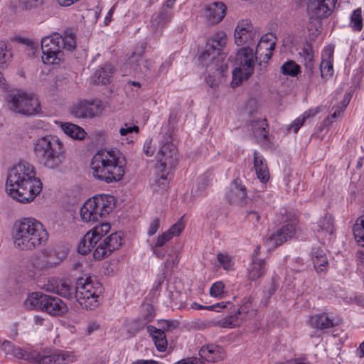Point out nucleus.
<instances>
[{
	"label": "nucleus",
	"mask_w": 364,
	"mask_h": 364,
	"mask_svg": "<svg viewBox=\"0 0 364 364\" xmlns=\"http://www.w3.org/2000/svg\"><path fill=\"white\" fill-rule=\"evenodd\" d=\"M9 109L17 114L24 116L40 114L41 106L38 97L31 93L17 90L6 97Z\"/></svg>",
	"instance_id": "39448f33"
},
{
	"label": "nucleus",
	"mask_w": 364,
	"mask_h": 364,
	"mask_svg": "<svg viewBox=\"0 0 364 364\" xmlns=\"http://www.w3.org/2000/svg\"><path fill=\"white\" fill-rule=\"evenodd\" d=\"M312 260L314 267L318 272L326 271L328 260L324 251L320 247H315L312 250Z\"/></svg>",
	"instance_id": "c756f323"
},
{
	"label": "nucleus",
	"mask_w": 364,
	"mask_h": 364,
	"mask_svg": "<svg viewBox=\"0 0 364 364\" xmlns=\"http://www.w3.org/2000/svg\"><path fill=\"white\" fill-rule=\"evenodd\" d=\"M295 232L296 228L293 224L288 223L284 225L267 239V245L277 247L291 238Z\"/></svg>",
	"instance_id": "2eb2a0df"
},
{
	"label": "nucleus",
	"mask_w": 364,
	"mask_h": 364,
	"mask_svg": "<svg viewBox=\"0 0 364 364\" xmlns=\"http://www.w3.org/2000/svg\"><path fill=\"white\" fill-rule=\"evenodd\" d=\"M333 47L327 46L322 52L319 69L323 79L328 80L333 75Z\"/></svg>",
	"instance_id": "a211bd4d"
},
{
	"label": "nucleus",
	"mask_w": 364,
	"mask_h": 364,
	"mask_svg": "<svg viewBox=\"0 0 364 364\" xmlns=\"http://www.w3.org/2000/svg\"><path fill=\"white\" fill-rule=\"evenodd\" d=\"M110 230V225L107 223H102L100 225L94 227L91 230L87 232L90 235H93L92 237L99 242L102 237H104Z\"/></svg>",
	"instance_id": "c03bdc74"
},
{
	"label": "nucleus",
	"mask_w": 364,
	"mask_h": 364,
	"mask_svg": "<svg viewBox=\"0 0 364 364\" xmlns=\"http://www.w3.org/2000/svg\"><path fill=\"white\" fill-rule=\"evenodd\" d=\"M62 48L66 49L68 50H73L75 49L76 43H75V35L70 31H66L63 36V41L61 43Z\"/></svg>",
	"instance_id": "8fccbe9b"
},
{
	"label": "nucleus",
	"mask_w": 364,
	"mask_h": 364,
	"mask_svg": "<svg viewBox=\"0 0 364 364\" xmlns=\"http://www.w3.org/2000/svg\"><path fill=\"white\" fill-rule=\"evenodd\" d=\"M250 308V302L247 301L242 305L237 311L218 321V324L223 328H233L239 326L242 321L247 316L249 309Z\"/></svg>",
	"instance_id": "dca6fc26"
},
{
	"label": "nucleus",
	"mask_w": 364,
	"mask_h": 364,
	"mask_svg": "<svg viewBox=\"0 0 364 364\" xmlns=\"http://www.w3.org/2000/svg\"><path fill=\"white\" fill-rule=\"evenodd\" d=\"M228 304H231L230 302L225 303L223 301V302L217 303V304L211 305V306H208L205 307V309L208 310H210V311H215L219 312L221 311V309L227 308Z\"/></svg>",
	"instance_id": "e2e57ef3"
},
{
	"label": "nucleus",
	"mask_w": 364,
	"mask_h": 364,
	"mask_svg": "<svg viewBox=\"0 0 364 364\" xmlns=\"http://www.w3.org/2000/svg\"><path fill=\"white\" fill-rule=\"evenodd\" d=\"M227 35L224 31H218L210 38L206 43L204 51L199 55V61L203 65H208L210 61H214L216 58H225L223 52L227 43Z\"/></svg>",
	"instance_id": "1a4fd4ad"
},
{
	"label": "nucleus",
	"mask_w": 364,
	"mask_h": 364,
	"mask_svg": "<svg viewBox=\"0 0 364 364\" xmlns=\"http://www.w3.org/2000/svg\"><path fill=\"white\" fill-rule=\"evenodd\" d=\"M349 26L353 31L359 32L363 29V16L360 8L353 11L350 18Z\"/></svg>",
	"instance_id": "4c0bfd02"
},
{
	"label": "nucleus",
	"mask_w": 364,
	"mask_h": 364,
	"mask_svg": "<svg viewBox=\"0 0 364 364\" xmlns=\"http://www.w3.org/2000/svg\"><path fill=\"white\" fill-rule=\"evenodd\" d=\"M122 238L121 234L119 232H114L105 237L103 241L106 242L108 247V250L112 253L121 247L122 244Z\"/></svg>",
	"instance_id": "37998d69"
},
{
	"label": "nucleus",
	"mask_w": 364,
	"mask_h": 364,
	"mask_svg": "<svg viewBox=\"0 0 364 364\" xmlns=\"http://www.w3.org/2000/svg\"><path fill=\"white\" fill-rule=\"evenodd\" d=\"M269 43V46L265 48L266 50H274L276 44V36L272 33H267L261 37L259 44L257 45L256 54H259V50L262 49L263 43Z\"/></svg>",
	"instance_id": "49530a36"
},
{
	"label": "nucleus",
	"mask_w": 364,
	"mask_h": 364,
	"mask_svg": "<svg viewBox=\"0 0 364 364\" xmlns=\"http://www.w3.org/2000/svg\"><path fill=\"white\" fill-rule=\"evenodd\" d=\"M184 229V224L182 222V218L179 220L176 223L173 225L166 232L170 233V237L172 238L173 236H178Z\"/></svg>",
	"instance_id": "5fc2aeb1"
},
{
	"label": "nucleus",
	"mask_w": 364,
	"mask_h": 364,
	"mask_svg": "<svg viewBox=\"0 0 364 364\" xmlns=\"http://www.w3.org/2000/svg\"><path fill=\"white\" fill-rule=\"evenodd\" d=\"M225 58H216L214 61H210L206 67H212L215 71H218L220 74H223L228 70V65L224 63Z\"/></svg>",
	"instance_id": "3c124183"
},
{
	"label": "nucleus",
	"mask_w": 364,
	"mask_h": 364,
	"mask_svg": "<svg viewBox=\"0 0 364 364\" xmlns=\"http://www.w3.org/2000/svg\"><path fill=\"white\" fill-rule=\"evenodd\" d=\"M63 36L59 33H54L46 36L41 40L42 61L45 64H58L63 56L62 45Z\"/></svg>",
	"instance_id": "9d476101"
},
{
	"label": "nucleus",
	"mask_w": 364,
	"mask_h": 364,
	"mask_svg": "<svg viewBox=\"0 0 364 364\" xmlns=\"http://www.w3.org/2000/svg\"><path fill=\"white\" fill-rule=\"evenodd\" d=\"M309 322L311 326L319 330L329 328L336 325L334 319L330 318L326 313L311 316Z\"/></svg>",
	"instance_id": "a878e982"
},
{
	"label": "nucleus",
	"mask_w": 364,
	"mask_h": 364,
	"mask_svg": "<svg viewBox=\"0 0 364 364\" xmlns=\"http://www.w3.org/2000/svg\"><path fill=\"white\" fill-rule=\"evenodd\" d=\"M139 127L136 125H131L128 123H125L123 127L119 129V134L122 136H127L132 133L137 134L139 132Z\"/></svg>",
	"instance_id": "6e6d98bb"
},
{
	"label": "nucleus",
	"mask_w": 364,
	"mask_h": 364,
	"mask_svg": "<svg viewBox=\"0 0 364 364\" xmlns=\"http://www.w3.org/2000/svg\"><path fill=\"white\" fill-rule=\"evenodd\" d=\"M33 353H39V351H23L20 347L14 346L10 355L18 359H25L31 363L37 364V360L35 358L33 359V357L31 356V354Z\"/></svg>",
	"instance_id": "a19ab883"
},
{
	"label": "nucleus",
	"mask_w": 364,
	"mask_h": 364,
	"mask_svg": "<svg viewBox=\"0 0 364 364\" xmlns=\"http://www.w3.org/2000/svg\"><path fill=\"white\" fill-rule=\"evenodd\" d=\"M154 67V63L150 60H145L143 61L141 70H139V73L147 74L149 73Z\"/></svg>",
	"instance_id": "338daca9"
},
{
	"label": "nucleus",
	"mask_w": 364,
	"mask_h": 364,
	"mask_svg": "<svg viewBox=\"0 0 364 364\" xmlns=\"http://www.w3.org/2000/svg\"><path fill=\"white\" fill-rule=\"evenodd\" d=\"M111 196L100 195L88 199L80 208V218L85 223H95L112 210Z\"/></svg>",
	"instance_id": "0eeeda50"
},
{
	"label": "nucleus",
	"mask_w": 364,
	"mask_h": 364,
	"mask_svg": "<svg viewBox=\"0 0 364 364\" xmlns=\"http://www.w3.org/2000/svg\"><path fill=\"white\" fill-rule=\"evenodd\" d=\"M247 196L246 188L244 186L234 181L230 186L227 198L231 203L242 204Z\"/></svg>",
	"instance_id": "5701e85b"
},
{
	"label": "nucleus",
	"mask_w": 364,
	"mask_h": 364,
	"mask_svg": "<svg viewBox=\"0 0 364 364\" xmlns=\"http://www.w3.org/2000/svg\"><path fill=\"white\" fill-rule=\"evenodd\" d=\"M284 75L296 76L300 71V67L292 60L284 63L281 67Z\"/></svg>",
	"instance_id": "09e8293b"
},
{
	"label": "nucleus",
	"mask_w": 364,
	"mask_h": 364,
	"mask_svg": "<svg viewBox=\"0 0 364 364\" xmlns=\"http://www.w3.org/2000/svg\"><path fill=\"white\" fill-rule=\"evenodd\" d=\"M96 248L93 252V257L97 260H102L104 258L109 256L111 252L108 250V247L104 241L99 242Z\"/></svg>",
	"instance_id": "de8ad7c7"
},
{
	"label": "nucleus",
	"mask_w": 364,
	"mask_h": 364,
	"mask_svg": "<svg viewBox=\"0 0 364 364\" xmlns=\"http://www.w3.org/2000/svg\"><path fill=\"white\" fill-rule=\"evenodd\" d=\"M48 290L69 299H72L73 296V287L70 283L67 280L60 281L55 287H53L52 289H48Z\"/></svg>",
	"instance_id": "473e14b6"
},
{
	"label": "nucleus",
	"mask_w": 364,
	"mask_h": 364,
	"mask_svg": "<svg viewBox=\"0 0 364 364\" xmlns=\"http://www.w3.org/2000/svg\"><path fill=\"white\" fill-rule=\"evenodd\" d=\"M24 41L27 45V55L36 57V53L38 52L37 46L29 40H25Z\"/></svg>",
	"instance_id": "052dcab7"
},
{
	"label": "nucleus",
	"mask_w": 364,
	"mask_h": 364,
	"mask_svg": "<svg viewBox=\"0 0 364 364\" xmlns=\"http://www.w3.org/2000/svg\"><path fill=\"white\" fill-rule=\"evenodd\" d=\"M327 5L319 2L316 0H310L308 4V11L309 14L316 18H325L328 17L333 12V9L328 7L326 9Z\"/></svg>",
	"instance_id": "b1692460"
},
{
	"label": "nucleus",
	"mask_w": 364,
	"mask_h": 364,
	"mask_svg": "<svg viewBox=\"0 0 364 364\" xmlns=\"http://www.w3.org/2000/svg\"><path fill=\"white\" fill-rule=\"evenodd\" d=\"M147 329L153 338L157 350L160 352L165 351L167 347V340L164 331L152 326H149Z\"/></svg>",
	"instance_id": "c85d7f7f"
},
{
	"label": "nucleus",
	"mask_w": 364,
	"mask_h": 364,
	"mask_svg": "<svg viewBox=\"0 0 364 364\" xmlns=\"http://www.w3.org/2000/svg\"><path fill=\"white\" fill-rule=\"evenodd\" d=\"M92 236L93 235H90L88 232L85 235L78 245L77 250L79 253L85 255L98 244V242H96L93 239Z\"/></svg>",
	"instance_id": "72a5a7b5"
},
{
	"label": "nucleus",
	"mask_w": 364,
	"mask_h": 364,
	"mask_svg": "<svg viewBox=\"0 0 364 364\" xmlns=\"http://www.w3.org/2000/svg\"><path fill=\"white\" fill-rule=\"evenodd\" d=\"M266 272V263L264 259L258 257H252V262L248 269V277L255 281L264 275Z\"/></svg>",
	"instance_id": "393cba45"
},
{
	"label": "nucleus",
	"mask_w": 364,
	"mask_h": 364,
	"mask_svg": "<svg viewBox=\"0 0 364 364\" xmlns=\"http://www.w3.org/2000/svg\"><path fill=\"white\" fill-rule=\"evenodd\" d=\"M200 357L208 362H217L224 358L225 353L223 348L215 344L203 346L199 351Z\"/></svg>",
	"instance_id": "aec40b11"
},
{
	"label": "nucleus",
	"mask_w": 364,
	"mask_h": 364,
	"mask_svg": "<svg viewBox=\"0 0 364 364\" xmlns=\"http://www.w3.org/2000/svg\"><path fill=\"white\" fill-rule=\"evenodd\" d=\"M127 160L117 149L100 150L93 156L90 167L93 176L107 183L119 181L125 173Z\"/></svg>",
	"instance_id": "7ed1b4c3"
},
{
	"label": "nucleus",
	"mask_w": 364,
	"mask_h": 364,
	"mask_svg": "<svg viewBox=\"0 0 364 364\" xmlns=\"http://www.w3.org/2000/svg\"><path fill=\"white\" fill-rule=\"evenodd\" d=\"M42 182L36 177L35 167L28 162H21L9 171L6 190L16 201L28 203L42 191Z\"/></svg>",
	"instance_id": "f257e3e1"
},
{
	"label": "nucleus",
	"mask_w": 364,
	"mask_h": 364,
	"mask_svg": "<svg viewBox=\"0 0 364 364\" xmlns=\"http://www.w3.org/2000/svg\"><path fill=\"white\" fill-rule=\"evenodd\" d=\"M305 68L311 73L314 70V54L310 45L305 46L299 53Z\"/></svg>",
	"instance_id": "e433bc0d"
},
{
	"label": "nucleus",
	"mask_w": 364,
	"mask_h": 364,
	"mask_svg": "<svg viewBox=\"0 0 364 364\" xmlns=\"http://www.w3.org/2000/svg\"><path fill=\"white\" fill-rule=\"evenodd\" d=\"M268 124L265 119L257 120L252 124L253 132L255 136L261 137L264 139L267 138L268 134Z\"/></svg>",
	"instance_id": "79ce46f5"
},
{
	"label": "nucleus",
	"mask_w": 364,
	"mask_h": 364,
	"mask_svg": "<svg viewBox=\"0 0 364 364\" xmlns=\"http://www.w3.org/2000/svg\"><path fill=\"white\" fill-rule=\"evenodd\" d=\"M235 42L237 46L252 44L258 35L253 29L250 21L245 19L238 22L235 29Z\"/></svg>",
	"instance_id": "4468645a"
},
{
	"label": "nucleus",
	"mask_w": 364,
	"mask_h": 364,
	"mask_svg": "<svg viewBox=\"0 0 364 364\" xmlns=\"http://www.w3.org/2000/svg\"><path fill=\"white\" fill-rule=\"evenodd\" d=\"M316 231L328 234H332L333 232V220L330 215H325L321 218L317 225Z\"/></svg>",
	"instance_id": "ea45409f"
},
{
	"label": "nucleus",
	"mask_w": 364,
	"mask_h": 364,
	"mask_svg": "<svg viewBox=\"0 0 364 364\" xmlns=\"http://www.w3.org/2000/svg\"><path fill=\"white\" fill-rule=\"evenodd\" d=\"M173 15L172 11L168 10L165 7H161L159 11L152 16L151 25L155 29L163 28L171 21Z\"/></svg>",
	"instance_id": "412c9836"
},
{
	"label": "nucleus",
	"mask_w": 364,
	"mask_h": 364,
	"mask_svg": "<svg viewBox=\"0 0 364 364\" xmlns=\"http://www.w3.org/2000/svg\"><path fill=\"white\" fill-rule=\"evenodd\" d=\"M46 321L43 317H42L39 315H36L33 316V318L32 319V322H33L32 326H33V327H34L37 329L39 327L44 326Z\"/></svg>",
	"instance_id": "69168bd1"
},
{
	"label": "nucleus",
	"mask_w": 364,
	"mask_h": 364,
	"mask_svg": "<svg viewBox=\"0 0 364 364\" xmlns=\"http://www.w3.org/2000/svg\"><path fill=\"white\" fill-rule=\"evenodd\" d=\"M254 168L257 178L261 182L265 183L269 178L267 165L263 156L257 151H254Z\"/></svg>",
	"instance_id": "4be33fe9"
},
{
	"label": "nucleus",
	"mask_w": 364,
	"mask_h": 364,
	"mask_svg": "<svg viewBox=\"0 0 364 364\" xmlns=\"http://www.w3.org/2000/svg\"><path fill=\"white\" fill-rule=\"evenodd\" d=\"M353 231L356 242L364 247V214L356 220Z\"/></svg>",
	"instance_id": "c9c22d12"
},
{
	"label": "nucleus",
	"mask_w": 364,
	"mask_h": 364,
	"mask_svg": "<svg viewBox=\"0 0 364 364\" xmlns=\"http://www.w3.org/2000/svg\"><path fill=\"white\" fill-rule=\"evenodd\" d=\"M159 326L161 327L160 329L163 330L164 332L166 331H170L173 329H176L178 328L179 323L177 321L172 320H161L159 322Z\"/></svg>",
	"instance_id": "864d4df0"
},
{
	"label": "nucleus",
	"mask_w": 364,
	"mask_h": 364,
	"mask_svg": "<svg viewBox=\"0 0 364 364\" xmlns=\"http://www.w3.org/2000/svg\"><path fill=\"white\" fill-rule=\"evenodd\" d=\"M33 153L37 161L48 169H59L65 159L64 144L53 135L37 139L33 143Z\"/></svg>",
	"instance_id": "20e7f679"
},
{
	"label": "nucleus",
	"mask_w": 364,
	"mask_h": 364,
	"mask_svg": "<svg viewBox=\"0 0 364 364\" xmlns=\"http://www.w3.org/2000/svg\"><path fill=\"white\" fill-rule=\"evenodd\" d=\"M104 110L102 103L99 100H82L70 108V114L78 119H93L102 114Z\"/></svg>",
	"instance_id": "ddd939ff"
},
{
	"label": "nucleus",
	"mask_w": 364,
	"mask_h": 364,
	"mask_svg": "<svg viewBox=\"0 0 364 364\" xmlns=\"http://www.w3.org/2000/svg\"><path fill=\"white\" fill-rule=\"evenodd\" d=\"M101 292V284L93 282L90 277H80L76 281L75 298L83 309H92L97 306Z\"/></svg>",
	"instance_id": "423d86ee"
},
{
	"label": "nucleus",
	"mask_w": 364,
	"mask_h": 364,
	"mask_svg": "<svg viewBox=\"0 0 364 364\" xmlns=\"http://www.w3.org/2000/svg\"><path fill=\"white\" fill-rule=\"evenodd\" d=\"M42 250V254L45 255L50 268H53L60 264V262L65 258L66 253L64 252H59L55 248L48 247Z\"/></svg>",
	"instance_id": "bb28decb"
},
{
	"label": "nucleus",
	"mask_w": 364,
	"mask_h": 364,
	"mask_svg": "<svg viewBox=\"0 0 364 364\" xmlns=\"http://www.w3.org/2000/svg\"><path fill=\"white\" fill-rule=\"evenodd\" d=\"M31 356L37 360V364H70L77 360L75 352L60 349L54 351L43 349L39 353H33Z\"/></svg>",
	"instance_id": "9b49d317"
},
{
	"label": "nucleus",
	"mask_w": 364,
	"mask_h": 364,
	"mask_svg": "<svg viewBox=\"0 0 364 364\" xmlns=\"http://www.w3.org/2000/svg\"><path fill=\"white\" fill-rule=\"evenodd\" d=\"M224 287L222 282H215L210 289V296L215 298H222L224 293Z\"/></svg>",
	"instance_id": "603ef678"
},
{
	"label": "nucleus",
	"mask_w": 364,
	"mask_h": 364,
	"mask_svg": "<svg viewBox=\"0 0 364 364\" xmlns=\"http://www.w3.org/2000/svg\"><path fill=\"white\" fill-rule=\"evenodd\" d=\"M227 7L223 2L215 1L205 8V16L209 24L220 23L225 16Z\"/></svg>",
	"instance_id": "6ab92c4d"
},
{
	"label": "nucleus",
	"mask_w": 364,
	"mask_h": 364,
	"mask_svg": "<svg viewBox=\"0 0 364 364\" xmlns=\"http://www.w3.org/2000/svg\"><path fill=\"white\" fill-rule=\"evenodd\" d=\"M157 161L159 163V168L161 172V178L166 180L168 170L176 166L178 161V151L176 146L171 141L162 143L156 154Z\"/></svg>",
	"instance_id": "f8f14e48"
},
{
	"label": "nucleus",
	"mask_w": 364,
	"mask_h": 364,
	"mask_svg": "<svg viewBox=\"0 0 364 364\" xmlns=\"http://www.w3.org/2000/svg\"><path fill=\"white\" fill-rule=\"evenodd\" d=\"M304 122V118H301V117H298L289 125V130L292 129L294 133H296L303 125Z\"/></svg>",
	"instance_id": "680f3d73"
},
{
	"label": "nucleus",
	"mask_w": 364,
	"mask_h": 364,
	"mask_svg": "<svg viewBox=\"0 0 364 364\" xmlns=\"http://www.w3.org/2000/svg\"><path fill=\"white\" fill-rule=\"evenodd\" d=\"M218 260L225 269H228L230 268L231 265L230 259L228 255L219 253L218 255Z\"/></svg>",
	"instance_id": "bf43d9fd"
},
{
	"label": "nucleus",
	"mask_w": 364,
	"mask_h": 364,
	"mask_svg": "<svg viewBox=\"0 0 364 364\" xmlns=\"http://www.w3.org/2000/svg\"><path fill=\"white\" fill-rule=\"evenodd\" d=\"M143 151L147 156H153L154 153V148L151 146V140H146L143 146Z\"/></svg>",
	"instance_id": "0e129e2a"
},
{
	"label": "nucleus",
	"mask_w": 364,
	"mask_h": 364,
	"mask_svg": "<svg viewBox=\"0 0 364 364\" xmlns=\"http://www.w3.org/2000/svg\"><path fill=\"white\" fill-rule=\"evenodd\" d=\"M11 58V53L7 50L6 44L4 42H0V65L9 62ZM7 85L2 73L0 72V88L6 90Z\"/></svg>",
	"instance_id": "f704fd0d"
},
{
	"label": "nucleus",
	"mask_w": 364,
	"mask_h": 364,
	"mask_svg": "<svg viewBox=\"0 0 364 364\" xmlns=\"http://www.w3.org/2000/svg\"><path fill=\"white\" fill-rule=\"evenodd\" d=\"M113 67L110 64H107L97 70L93 76L92 80L95 84L107 85L109 82L113 73Z\"/></svg>",
	"instance_id": "cd10ccee"
},
{
	"label": "nucleus",
	"mask_w": 364,
	"mask_h": 364,
	"mask_svg": "<svg viewBox=\"0 0 364 364\" xmlns=\"http://www.w3.org/2000/svg\"><path fill=\"white\" fill-rule=\"evenodd\" d=\"M61 128L65 134L73 139H83L86 132L80 126L70 122H65L61 124Z\"/></svg>",
	"instance_id": "2f4dec72"
},
{
	"label": "nucleus",
	"mask_w": 364,
	"mask_h": 364,
	"mask_svg": "<svg viewBox=\"0 0 364 364\" xmlns=\"http://www.w3.org/2000/svg\"><path fill=\"white\" fill-rule=\"evenodd\" d=\"M160 227L159 220L157 218L153 219L149 224V227L147 231L149 236H153L159 230Z\"/></svg>",
	"instance_id": "13d9d810"
},
{
	"label": "nucleus",
	"mask_w": 364,
	"mask_h": 364,
	"mask_svg": "<svg viewBox=\"0 0 364 364\" xmlns=\"http://www.w3.org/2000/svg\"><path fill=\"white\" fill-rule=\"evenodd\" d=\"M42 311L53 316H62L67 312L68 307L60 298L46 294Z\"/></svg>",
	"instance_id": "f3484780"
},
{
	"label": "nucleus",
	"mask_w": 364,
	"mask_h": 364,
	"mask_svg": "<svg viewBox=\"0 0 364 364\" xmlns=\"http://www.w3.org/2000/svg\"><path fill=\"white\" fill-rule=\"evenodd\" d=\"M252 48L245 47L241 48L237 53L236 61L239 66L232 71V87H237L242 81V77L248 79L252 74L255 66V58H257Z\"/></svg>",
	"instance_id": "6e6552de"
},
{
	"label": "nucleus",
	"mask_w": 364,
	"mask_h": 364,
	"mask_svg": "<svg viewBox=\"0 0 364 364\" xmlns=\"http://www.w3.org/2000/svg\"><path fill=\"white\" fill-rule=\"evenodd\" d=\"M153 254L158 258L163 259L165 257V249L164 247H153L151 246Z\"/></svg>",
	"instance_id": "774afa93"
},
{
	"label": "nucleus",
	"mask_w": 364,
	"mask_h": 364,
	"mask_svg": "<svg viewBox=\"0 0 364 364\" xmlns=\"http://www.w3.org/2000/svg\"><path fill=\"white\" fill-rule=\"evenodd\" d=\"M144 51V47L141 49L139 52H134L131 56L127 59V64L130 66V68L135 73H139V70H141V65L139 61L141 60L142 54Z\"/></svg>",
	"instance_id": "a18cd8bd"
},
{
	"label": "nucleus",
	"mask_w": 364,
	"mask_h": 364,
	"mask_svg": "<svg viewBox=\"0 0 364 364\" xmlns=\"http://www.w3.org/2000/svg\"><path fill=\"white\" fill-rule=\"evenodd\" d=\"M31 262L33 268L39 271L50 269L45 255L42 254V250L31 257Z\"/></svg>",
	"instance_id": "58836bf2"
},
{
	"label": "nucleus",
	"mask_w": 364,
	"mask_h": 364,
	"mask_svg": "<svg viewBox=\"0 0 364 364\" xmlns=\"http://www.w3.org/2000/svg\"><path fill=\"white\" fill-rule=\"evenodd\" d=\"M49 234L43 225L33 218L17 220L12 228V239L16 248L33 251L46 244Z\"/></svg>",
	"instance_id": "f03ea898"
},
{
	"label": "nucleus",
	"mask_w": 364,
	"mask_h": 364,
	"mask_svg": "<svg viewBox=\"0 0 364 364\" xmlns=\"http://www.w3.org/2000/svg\"><path fill=\"white\" fill-rule=\"evenodd\" d=\"M171 239L170 233L164 232L157 237L156 242L154 245H151V246L163 247Z\"/></svg>",
	"instance_id": "4d7b16f0"
},
{
	"label": "nucleus",
	"mask_w": 364,
	"mask_h": 364,
	"mask_svg": "<svg viewBox=\"0 0 364 364\" xmlns=\"http://www.w3.org/2000/svg\"><path fill=\"white\" fill-rule=\"evenodd\" d=\"M46 294L41 292H33L30 294L24 301V306L27 309L43 310V304Z\"/></svg>",
	"instance_id": "7c9ffc66"
}]
</instances>
